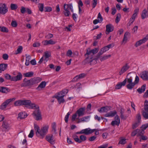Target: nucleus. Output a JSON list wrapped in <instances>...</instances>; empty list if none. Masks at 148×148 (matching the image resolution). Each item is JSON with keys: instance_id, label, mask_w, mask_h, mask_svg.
Masks as SVG:
<instances>
[{"instance_id": "obj_1", "label": "nucleus", "mask_w": 148, "mask_h": 148, "mask_svg": "<svg viewBox=\"0 0 148 148\" xmlns=\"http://www.w3.org/2000/svg\"><path fill=\"white\" fill-rule=\"evenodd\" d=\"M98 51V49L95 48L91 50L88 51V50L87 51L85 55V56L86 58L84 60L85 62L86 63H89L92 62L94 60H93V55L97 53Z\"/></svg>"}, {"instance_id": "obj_2", "label": "nucleus", "mask_w": 148, "mask_h": 148, "mask_svg": "<svg viewBox=\"0 0 148 148\" xmlns=\"http://www.w3.org/2000/svg\"><path fill=\"white\" fill-rule=\"evenodd\" d=\"M29 106L30 107V108H34L37 109L35 110L32 114L35 117V119L37 121L41 119V112L39 110V106L34 103H31Z\"/></svg>"}, {"instance_id": "obj_3", "label": "nucleus", "mask_w": 148, "mask_h": 148, "mask_svg": "<svg viewBox=\"0 0 148 148\" xmlns=\"http://www.w3.org/2000/svg\"><path fill=\"white\" fill-rule=\"evenodd\" d=\"M83 115V108H81L77 110L75 113L72 116L71 120L72 121H75V119H78V123L83 121V118L79 119V118Z\"/></svg>"}, {"instance_id": "obj_4", "label": "nucleus", "mask_w": 148, "mask_h": 148, "mask_svg": "<svg viewBox=\"0 0 148 148\" xmlns=\"http://www.w3.org/2000/svg\"><path fill=\"white\" fill-rule=\"evenodd\" d=\"M64 15L66 16H69L70 14V12L69 11L71 10V12H73V6L72 4H64Z\"/></svg>"}, {"instance_id": "obj_5", "label": "nucleus", "mask_w": 148, "mask_h": 148, "mask_svg": "<svg viewBox=\"0 0 148 148\" xmlns=\"http://www.w3.org/2000/svg\"><path fill=\"white\" fill-rule=\"evenodd\" d=\"M130 74V73H128L126 76V78H125L127 79V82L128 83L126 85V87L127 88L130 90L132 89L135 85V84L132 82V77L131 76L128 77L129 75Z\"/></svg>"}, {"instance_id": "obj_6", "label": "nucleus", "mask_w": 148, "mask_h": 148, "mask_svg": "<svg viewBox=\"0 0 148 148\" xmlns=\"http://www.w3.org/2000/svg\"><path fill=\"white\" fill-rule=\"evenodd\" d=\"M48 128L49 126L47 125L41 127L37 136H40L41 138H43L47 134Z\"/></svg>"}, {"instance_id": "obj_7", "label": "nucleus", "mask_w": 148, "mask_h": 148, "mask_svg": "<svg viewBox=\"0 0 148 148\" xmlns=\"http://www.w3.org/2000/svg\"><path fill=\"white\" fill-rule=\"evenodd\" d=\"M144 109L142 110V114L146 119H148V101L146 100L144 102Z\"/></svg>"}, {"instance_id": "obj_8", "label": "nucleus", "mask_w": 148, "mask_h": 148, "mask_svg": "<svg viewBox=\"0 0 148 148\" xmlns=\"http://www.w3.org/2000/svg\"><path fill=\"white\" fill-rule=\"evenodd\" d=\"M16 99L15 98H13L12 99H10L6 100L5 101L3 102L0 106V109L2 110H3L5 109L8 104L11 102L14 101Z\"/></svg>"}, {"instance_id": "obj_9", "label": "nucleus", "mask_w": 148, "mask_h": 148, "mask_svg": "<svg viewBox=\"0 0 148 148\" xmlns=\"http://www.w3.org/2000/svg\"><path fill=\"white\" fill-rule=\"evenodd\" d=\"M46 140L50 144L53 145L55 143L56 139L52 134L47 135L46 137Z\"/></svg>"}, {"instance_id": "obj_10", "label": "nucleus", "mask_w": 148, "mask_h": 148, "mask_svg": "<svg viewBox=\"0 0 148 148\" xmlns=\"http://www.w3.org/2000/svg\"><path fill=\"white\" fill-rule=\"evenodd\" d=\"M120 119L118 115H116L114 118V120L112 121L111 125L113 126L116 125L119 126L120 124Z\"/></svg>"}, {"instance_id": "obj_11", "label": "nucleus", "mask_w": 148, "mask_h": 148, "mask_svg": "<svg viewBox=\"0 0 148 148\" xmlns=\"http://www.w3.org/2000/svg\"><path fill=\"white\" fill-rule=\"evenodd\" d=\"M23 82L22 83L21 86L22 87H26L32 86L31 79L27 80L26 78H25L23 81Z\"/></svg>"}, {"instance_id": "obj_12", "label": "nucleus", "mask_w": 148, "mask_h": 148, "mask_svg": "<svg viewBox=\"0 0 148 148\" xmlns=\"http://www.w3.org/2000/svg\"><path fill=\"white\" fill-rule=\"evenodd\" d=\"M140 77L144 80H148V71H143L140 74Z\"/></svg>"}, {"instance_id": "obj_13", "label": "nucleus", "mask_w": 148, "mask_h": 148, "mask_svg": "<svg viewBox=\"0 0 148 148\" xmlns=\"http://www.w3.org/2000/svg\"><path fill=\"white\" fill-rule=\"evenodd\" d=\"M106 34H108L110 32L113 31L114 29V27L111 24H109L106 26Z\"/></svg>"}, {"instance_id": "obj_14", "label": "nucleus", "mask_w": 148, "mask_h": 148, "mask_svg": "<svg viewBox=\"0 0 148 148\" xmlns=\"http://www.w3.org/2000/svg\"><path fill=\"white\" fill-rule=\"evenodd\" d=\"M22 75L20 72H18L16 76L12 77V81L16 82L20 80L22 78Z\"/></svg>"}, {"instance_id": "obj_15", "label": "nucleus", "mask_w": 148, "mask_h": 148, "mask_svg": "<svg viewBox=\"0 0 148 148\" xmlns=\"http://www.w3.org/2000/svg\"><path fill=\"white\" fill-rule=\"evenodd\" d=\"M8 11V8L6 7V5L5 3L3 4L2 6H0V12L1 14H4Z\"/></svg>"}, {"instance_id": "obj_16", "label": "nucleus", "mask_w": 148, "mask_h": 148, "mask_svg": "<svg viewBox=\"0 0 148 148\" xmlns=\"http://www.w3.org/2000/svg\"><path fill=\"white\" fill-rule=\"evenodd\" d=\"M130 66L128 65V64L126 63L121 68L120 71L119 72L120 75H122L123 73L126 72L130 68Z\"/></svg>"}, {"instance_id": "obj_17", "label": "nucleus", "mask_w": 148, "mask_h": 148, "mask_svg": "<svg viewBox=\"0 0 148 148\" xmlns=\"http://www.w3.org/2000/svg\"><path fill=\"white\" fill-rule=\"evenodd\" d=\"M32 86L40 82L42 80L40 77H34L31 79Z\"/></svg>"}, {"instance_id": "obj_18", "label": "nucleus", "mask_w": 148, "mask_h": 148, "mask_svg": "<svg viewBox=\"0 0 148 148\" xmlns=\"http://www.w3.org/2000/svg\"><path fill=\"white\" fill-rule=\"evenodd\" d=\"M119 111L120 113V117L121 119L123 120H126L128 116L129 115L124 114V110L122 108L120 109Z\"/></svg>"}, {"instance_id": "obj_19", "label": "nucleus", "mask_w": 148, "mask_h": 148, "mask_svg": "<svg viewBox=\"0 0 148 148\" xmlns=\"http://www.w3.org/2000/svg\"><path fill=\"white\" fill-rule=\"evenodd\" d=\"M111 107L106 106L103 107L98 109V111L100 112H107L110 110Z\"/></svg>"}, {"instance_id": "obj_20", "label": "nucleus", "mask_w": 148, "mask_h": 148, "mask_svg": "<svg viewBox=\"0 0 148 148\" xmlns=\"http://www.w3.org/2000/svg\"><path fill=\"white\" fill-rule=\"evenodd\" d=\"M127 82V79H125L121 83H119L117 84L115 86V89H119L121 88L122 86L125 85Z\"/></svg>"}, {"instance_id": "obj_21", "label": "nucleus", "mask_w": 148, "mask_h": 148, "mask_svg": "<svg viewBox=\"0 0 148 148\" xmlns=\"http://www.w3.org/2000/svg\"><path fill=\"white\" fill-rule=\"evenodd\" d=\"M64 96V95H58L55 96L56 98L57 99L59 104H60L61 103H63L65 102V100L63 98Z\"/></svg>"}, {"instance_id": "obj_22", "label": "nucleus", "mask_w": 148, "mask_h": 148, "mask_svg": "<svg viewBox=\"0 0 148 148\" xmlns=\"http://www.w3.org/2000/svg\"><path fill=\"white\" fill-rule=\"evenodd\" d=\"M83 78V73H81L79 75L76 76L72 79V82H75L78 80L82 79Z\"/></svg>"}, {"instance_id": "obj_23", "label": "nucleus", "mask_w": 148, "mask_h": 148, "mask_svg": "<svg viewBox=\"0 0 148 148\" xmlns=\"http://www.w3.org/2000/svg\"><path fill=\"white\" fill-rule=\"evenodd\" d=\"M117 114L116 110H113L106 114L104 116L106 117H112Z\"/></svg>"}, {"instance_id": "obj_24", "label": "nucleus", "mask_w": 148, "mask_h": 148, "mask_svg": "<svg viewBox=\"0 0 148 148\" xmlns=\"http://www.w3.org/2000/svg\"><path fill=\"white\" fill-rule=\"evenodd\" d=\"M46 85V83L45 81L42 82L36 88V89L38 90H40L41 88H43L45 87Z\"/></svg>"}, {"instance_id": "obj_25", "label": "nucleus", "mask_w": 148, "mask_h": 148, "mask_svg": "<svg viewBox=\"0 0 148 148\" xmlns=\"http://www.w3.org/2000/svg\"><path fill=\"white\" fill-rule=\"evenodd\" d=\"M94 130L90 129L89 128L84 129V134L88 135L91 134L94 132Z\"/></svg>"}, {"instance_id": "obj_26", "label": "nucleus", "mask_w": 148, "mask_h": 148, "mask_svg": "<svg viewBox=\"0 0 148 148\" xmlns=\"http://www.w3.org/2000/svg\"><path fill=\"white\" fill-rule=\"evenodd\" d=\"M10 91V89L6 87H0V92L2 93H7Z\"/></svg>"}, {"instance_id": "obj_27", "label": "nucleus", "mask_w": 148, "mask_h": 148, "mask_svg": "<svg viewBox=\"0 0 148 148\" xmlns=\"http://www.w3.org/2000/svg\"><path fill=\"white\" fill-rule=\"evenodd\" d=\"M103 53V51L101 49L100 51L97 53V56L94 58H93V60H95L94 63H96V60H98V58L100 57V56Z\"/></svg>"}, {"instance_id": "obj_28", "label": "nucleus", "mask_w": 148, "mask_h": 148, "mask_svg": "<svg viewBox=\"0 0 148 148\" xmlns=\"http://www.w3.org/2000/svg\"><path fill=\"white\" fill-rule=\"evenodd\" d=\"M27 115L25 113L20 112L18 115V118H19L20 119H23L26 118Z\"/></svg>"}, {"instance_id": "obj_29", "label": "nucleus", "mask_w": 148, "mask_h": 148, "mask_svg": "<svg viewBox=\"0 0 148 148\" xmlns=\"http://www.w3.org/2000/svg\"><path fill=\"white\" fill-rule=\"evenodd\" d=\"M146 88L145 84L143 85L140 88H139L137 90V91L139 94H141L144 92Z\"/></svg>"}, {"instance_id": "obj_30", "label": "nucleus", "mask_w": 148, "mask_h": 148, "mask_svg": "<svg viewBox=\"0 0 148 148\" xmlns=\"http://www.w3.org/2000/svg\"><path fill=\"white\" fill-rule=\"evenodd\" d=\"M51 56V54L49 53L48 51L45 52L44 53V54L43 56V57L45 58L44 60L46 62L48 60L49 58Z\"/></svg>"}, {"instance_id": "obj_31", "label": "nucleus", "mask_w": 148, "mask_h": 148, "mask_svg": "<svg viewBox=\"0 0 148 148\" xmlns=\"http://www.w3.org/2000/svg\"><path fill=\"white\" fill-rule=\"evenodd\" d=\"M7 64H0V73L6 70L7 67Z\"/></svg>"}, {"instance_id": "obj_32", "label": "nucleus", "mask_w": 148, "mask_h": 148, "mask_svg": "<svg viewBox=\"0 0 148 148\" xmlns=\"http://www.w3.org/2000/svg\"><path fill=\"white\" fill-rule=\"evenodd\" d=\"M78 6L79 8V14H82V10L81 8V7H82L83 5V3L81 0H79V1L78 2Z\"/></svg>"}, {"instance_id": "obj_33", "label": "nucleus", "mask_w": 148, "mask_h": 148, "mask_svg": "<svg viewBox=\"0 0 148 148\" xmlns=\"http://www.w3.org/2000/svg\"><path fill=\"white\" fill-rule=\"evenodd\" d=\"M56 42L55 41H53L52 40H46L44 41V45H46L49 44L53 45L55 44Z\"/></svg>"}, {"instance_id": "obj_34", "label": "nucleus", "mask_w": 148, "mask_h": 148, "mask_svg": "<svg viewBox=\"0 0 148 148\" xmlns=\"http://www.w3.org/2000/svg\"><path fill=\"white\" fill-rule=\"evenodd\" d=\"M34 72L33 71L29 72L23 74V75L26 77H31L33 76Z\"/></svg>"}, {"instance_id": "obj_35", "label": "nucleus", "mask_w": 148, "mask_h": 148, "mask_svg": "<svg viewBox=\"0 0 148 148\" xmlns=\"http://www.w3.org/2000/svg\"><path fill=\"white\" fill-rule=\"evenodd\" d=\"M22 105H23L28 106L30 105V103H31V101L30 100H22Z\"/></svg>"}, {"instance_id": "obj_36", "label": "nucleus", "mask_w": 148, "mask_h": 148, "mask_svg": "<svg viewBox=\"0 0 148 148\" xmlns=\"http://www.w3.org/2000/svg\"><path fill=\"white\" fill-rule=\"evenodd\" d=\"M2 126L3 128L7 129L9 127V125L6 121H3Z\"/></svg>"}, {"instance_id": "obj_37", "label": "nucleus", "mask_w": 148, "mask_h": 148, "mask_svg": "<svg viewBox=\"0 0 148 148\" xmlns=\"http://www.w3.org/2000/svg\"><path fill=\"white\" fill-rule=\"evenodd\" d=\"M145 42L144 41V40L143 39L140 40L139 41H138L135 45V46L136 47H137L138 46H140L142 44L144 43Z\"/></svg>"}, {"instance_id": "obj_38", "label": "nucleus", "mask_w": 148, "mask_h": 148, "mask_svg": "<svg viewBox=\"0 0 148 148\" xmlns=\"http://www.w3.org/2000/svg\"><path fill=\"white\" fill-rule=\"evenodd\" d=\"M34 128L36 131V136H37L40 130L39 127L36 124H34Z\"/></svg>"}, {"instance_id": "obj_39", "label": "nucleus", "mask_w": 148, "mask_h": 148, "mask_svg": "<svg viewBox=\"0 0 148 148\" xmlns=\"http://www.w3.org/2000/svg\"><path fill=\"white\" fill-rule=\"evenodd\" d=\"M68 91L67 89H64V90L58 93V95H64L65 96V95L68 93Z\"/></svg>"}, {"instance_id": "obj_40", "label": "nucleus", "mask_w": 148, "mask_h": 148, "mask_svg": "<svg viewBox=\"0 0 148 148\" xmlns=\"http://www.w3.org/2000/svg\"><path fill=\"white\" fill-rule=\"evenodd\" d=\"M74 140L76 142L81 143L83 141V135H82L80 136V139L78 138H75Z\"/></svg>"}, {"instance_id": "obj_41", "label": "nucleus", "mask_w": 148, "mask_h": 148, "mask_svg": "<svg viewBox=\"0 0 148 148\" xmlns=\"http://www.w3.org/2000/svg\"><path fill=\"white\" fill-rule=\"evenodd\" d=\"M74 140L76 142L81 143L83 141V135H82L80 136V139L78 138H75Z\"/></svg>"}, {"instance_id": "obj_42", "label": "nucleus", "mask_w": 148, "mask_h": 148, "mask_svg": "<svg viewBox=\"0 0 148 148\" xmlns=\"http://www.w3.org/2000/svg\"><path fill=\"white\" fill-rule=\"evenodd\" d=\"M0 31L3 32L8 33L9 30L8 29L5 27L0 26Z\"/></svg>"}, {"instance_id": "obj_43", "label": "nucleus", "mask_w": 148, "mask_h": 148, "mask_svg": "<svg viewBox=\"0 0 148 148\" xmlns=\"http://www.w3.org/2000/svg\"><path fill=\"white\" fill-rule=\"evenodd\" d=\"M130 34L129 32H126L124 35V37L123 40V42H124L125 41L126 42V41L127 40V36L130 35Z\"/></svg>"}, {"instance_id": "obj_44", "label": "nucleus", "mask_w": 148, "mask_h": 148, "mask_svg": "<svg viewBox=\"0 0 148 148\" xmlns=\"http://www.w3.org/2000/svg\"><path fill=\"white\" fill-rule=\"evenodd\" d=\"M138 134L137 136H141L143 135L145 133V131L143 129H138V130L137 131Z\"/></svg>"}, {"instance_id": "obj_45", "label": "nucleus", "mask_w": 148, "mask_h": 148, "mask_svg": "<svg viewBox=\"0 0 148 148\" xmlns=\"http://www.w3.org/2000/svg\"><path fill=\"white\" fill-rule=\"evenodd\" d=\"M15 106H23L22 100H19L15 101L14 103Z\"/></svg>"}, {"instance_id": "obj_46", "label": "nucleus", "mask_w": 148, "mask_h": 148, "mask_svg": "<svg viewBox=\"0 0 148 148\" xmlns=\"http://www.w3.org/2000/svg\"><path fill=\"white\" fill-rule=\"evenodd\" d=\"M10 7L11 10H15L17 8L18 6L16 4L11 3L10 4Z\"/></svg>"}, {"instance_id": "obj_47", "label": "nucleus", "mask_w": 148, "mask_h": 148, "mask_svg": "<svg viewBox=\"0 0 148 148\" xmlns=\"http://www.w3.org/2000/svg\"><path fill=\"white\" fill-rule=\"evenodd\" d=\"M147 12V11L146 9H144L142 12L141 17L142 19H144L146 17V14Z\"/></svg>"}, {"instance_id": "obj_48", "label": "nucleus", "mask_w": 148, "mask_h": 148, "mask_svg": "<svg viewBox=\"0 0 148 148\" xmlns=\"http://www.w3.org/2000/svg\"><path fill=\"white\" fill-rule=\"evenodd\" d=\"M111 56L110 55H105L102 57L100 59V60L101 61H102L106 60L108 58H110L111 57Z\"/></svg>"}, {"instance_id": "obj_49", "label": "nucleus", "mask_w": 148, "mask_h": 148, "mask_svg": "<svg viewBox=\"0 0 148 148\" xmlns=\"http://www.w3.org/2000/svg\"><path fill=\"white\" fill-rule=\"evenodd\" d=\"M121 17V15L120 13H118L117 14V16L115 19V22L116 23H118L120 20Z\"/></svg>"}, {"instance_id": "obj_50", "label": "nucleus", "mask_w": 148, "mask_h": 148, "mask_svg": "<svg viewBox=\"0 0 148 148\" xmlns=\"http://www.w3.org/2000/svg\"><path fill=\"white\" fill-rule=\"evenodd\" d=\"M126 139L125 138H122L120 139L119 142L118 143L119 144L124 145L126 143Z\"/></svg>"}, {"instance_id": "obj_51", "label": "nucleus", "mask_w": 148, "mask_h": 148, "mask_svg": "<svg viewBox=\"0 0 148 148\" xmlns=\"http://www.w3.org/2000/svg\"><path fill=\"white\" fill-rule=\"evenodd\" d=\"M70 114H71V113L70 112H69L68 113H67L66 115L65 116V117L64 118V120L66 123H67L68 122L69 118V115Z\"/></svg>"}, {"instance_id": "obj_52", "label": "nucleus", "mask_w": 148, "mask_h": 148, "mask_svg": "<svg viewBox=\"0 0 148 148\" xmlns=\"http://www.w3.org/2000/svg\"><path fill=\"white\" fill-rule=\"evenodd\" d=\"M38 7L39 8V10L41 12H42L43 10L44 9L43 4H39Z\"/></svg>"}, {"instance_id": "obj_53", "label": "nucleus", "mask_w": 148, "mask_h": 148, "mask_svg": "<svg viewBox=\"0 0 148 148\" xmlns=\"http://www.w3.org/2000/svg\"><path fill=\"white\" fill-rule=\"evenodd\" d=\"M27 8H25L23 6H22L21 9V12L23 14H25Z\"/></svg>"}, {"instance_id": "obj_54", "label": "nucleus", "mask_w": 148, "mask_h": 148, "mask_svg": "<svg viewBox=\"0 0 148 148\" xmlns=\"http://www.w3.org/2000/svg\"><path fill=\"white\" fill-rule=\"evenodd\" d=\"M23 49V47L22 46H20L18 47V48L17 49V52L16 53V54H17L18 53H20L21 51Z\"/></svg>"}, {"instance_id": "obj_55", "label": "nucleus", "mask_w": 148, "mask_h": 148, "mask_svg": "<svg viewBox=\"0 0 148 148\" xmlns=\"http://www.w3.org/2000/svg\"><path fill=\"white\" fill-rule=\"evenodd\" d=\"M45 12H50L52 10V8L51 7H45Z\"/></svg>"}, {"instance_id": "obj_56", "label": "nucleus", "mask_w": 148, "mask_h": 148, "mask_svg": "<svg viewBox=\"0 0 148 148\" xmlns=\"http://www.w3.org/2000/svg\"><path fill=\"white\" fill-rule=\"evenodd\" d=\"M5 78L8 80H10L12 81V77L9 74H5Z\"/></svg>"}, {"instance_id": "obj_57", "label": "nucleus", "mask_w": 148, "mask_h": 148, "mask_svg": "<svg viewBox=\"0 0 148 148\" xmlns=\"http://www.w3.org/2000/svg\"><path fill=\"white\" fill-rule=\"evenodd\" d=\"M97 138V136H93L90 137L88 139V140L90 141H92L94 140Z\"/></svg>"}, {"instance_id": "obj_58", "label": "nucleus", "mask_w": 148, "mask_h": 148, "mask_svg": "<svg viewBox=\"0 0 148 148\" xmlns=\"http://www.w3.org/2000/svg\"><path fill=\"white\" fill-rule=\"evenodd\" d=\"M97 18L98 19H99V21L100 22H101L103 20V18L101 16L100 12H99L98 13Z\"/></svg>"}, {"instance_id": "obj_59", "label": "nucleus", "mask_w": 148, "mask_h": 148, "mask_svg": "<svg viewBox=\"0 0 148 148\" xmlns=\"http://www.w3.org/2000/svg\"><path fill=\"white\" fill-rule=\"evenodd\" d=\"M139 81V77L138 76L136 75V76L135 80L134 83L135 84V85H136L138 83Z\"/></svg>"}, {"instance_id": "obj_60", "label": "nucleus", "mask_w": 148, "mask_h": 148, "mask_svg": "<svg viewBox=\"0 0 148 148\" xmlns=\"http://www.w3.org/2000/svg\"><path fill=\"white\" fill-rule=\"evenodd\" d=\"M140 141H141V140H146L147 139V136L143 135L140 136Z\"/></svg>"}, {"instance_id": "obj_61", "label": "nucleus", "mask_w": 148, "mask_h": 148, "mask_svg": "<svg viewBox=\"0 0 148 148\" xmlns=\"http://www.w3.org/2000/svg\"><path fill=\"white\" fill-rule=\"evenodd\" d=\"M11 25L13 27H16L17 25V24L16 21H12L11 22Z\"/></svg>"}, {"instance_id": "obj_62", "label": "nucleus", "mask_w": 148, "mask_h": 148, "mask_svg": "<svg viewBox=\"0 0 148 148\" xmlns=\"http://www.w3.org/2000/svg\"><path fill=\"white\" fill-rule=\"evenodd\" d=\"M138 130V129H137L133 131L131 133V136H135L136 134H138L137 131Z\"/></svg>"}, {"instance_id": "obj_63", "label": "nucleus", "mask_w": 148, "mask_h": 148, "mask_svg": "<svg viewBox=\"0 0 148 148\" xmlns=\"http://www.w3.org/2000/svg\"><path fill=\"white\" fill-rule=\"evenodd\" d=\"M34 135V131L33 130H31L28 136L29 138H32L33 137Z\"/></svg>"}, {"instance_id": "obj_64", "label": "nucleus", "mask_w": 148, "mask_h": 148, "mask_svg": "<svg viewBox=\"0 0 148 148\" xmlns=\"http://www.w3.org/2000/svg\"><path fill=\"white\" fill-rule=\"evenodd\" d=\"M139 125V122H138V123H136L132 125V128L133 129H135L137 127H138Z\"/></svg>"}]
</instances>
